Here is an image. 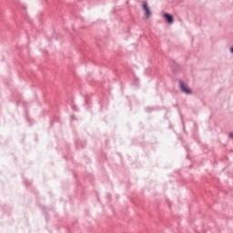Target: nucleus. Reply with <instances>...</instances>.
<instances>
[{"mask_svg":"<svg viewBox=\"0 0 233 233\" xmlns=\"http://www.w3.org/2000/svg\"><path fill=\"white\" fill-rule=\"evenodd\" d=\"M142 8L144 10L146 18L148 19L150 15H152V12L150 11V7H148V4L147 2H144Z\"/></svg>","mask_w":233,"mask_h":233,"instance_id":"1","label":"nucleus"},{"mask_svg":"<svg viewBox=\"0 0 233 233\" xmlns=\"http://www.w3.org/2000/svg\"><path fill=\"white\" fill-rule=\"evenodd\" d=\"M180 90L181 92H184V94H192V91L190 90V88H188V86H187L183 82H180Z\"/></svg>","mask_w":233,"mask_h":233,"instance_id":"2","label":"nucleus"},{"mask_svg":"<svg viewBox=\"0 0 233 233\" xmlns=\"http://www.w3.org/2000/svg\"><path fill=\"white\" fill-rule=\"evenodd\" d=\"M164 17L168 25H172V23H174V16H172V15L166 13L164 14Z\"/></svg>","mask_w":233,"mask_h":233,"instance_id":"3","label":"nucleus"},{"mask_svg":"<svg viewBox=\"0 0 233 233\" xmlns=\"http://www.w3.org/2000/svg\"><path fill=\"white\" fill-rule=\"evenodd\" d=\"M229 137H233V133H230V134H229Z\"/></svg>","mask_w":233,"mask_h":233,"instance_id":"4","label":"nucleus"}]
</instances>
